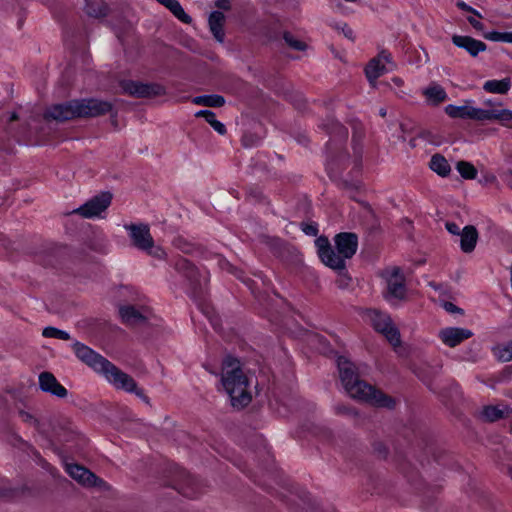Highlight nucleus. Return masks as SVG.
Segmentation results:
<instances>
[{
  "instance_id": "obj_1",
  "label": "nucleus",
  "mask_w": 512,
  "mask_h": 512,
  "mask_svg": "<svg viewBox=\"0 0 512 512\" xmlns=\"http://www.w3.org/2000/svg\"><path fill=\"white\" fill-rule=\"evenodd\" d=\"M336 363L341 384L351 398L377 407L395 406L393 398L359 378L358 368L347 357L339 356Z\"/></svg>"
},
{
  "instance_id": "obj_2",
  "label": "nucleus",
  "mask_w": 512,
  "mask_h": 512,
  "mask_svg": "<svg viewBox=\"0 0 512 512\" xmlns=\"http://www.w3.org/2000/svg\"><path fill=\"white\" fill-rule=\"evenodd\" d=\"M112 108L113 105L108 101L88 98L52 105L46 110L44 116L46 119L64 122L74 118L102 116L109 113Z\"/></svg>"
},
{
  "instance_id": "obj_3",
  "label": "nucleus",
  "mask_w": 512,
  "mask_h": 512,
  "mask_svg": "<svg viewBox=\"0 0 512 512\" xmlns=\"http://www.w3.org/2000/svg\"><path fill=\"white\" fill-rule=\"evenodd\" d=\"M222 384L230 396L233 407L243 408L251 401L248 392V379L236 358L227 357L223 362Z\"/></svg>"
},
{
  "instance_id": "obj_4",
  "label": "nucleus",
  "mask_w": 512,
  "mask_h": 512,
  "mask_svg": "<svg viewBox=\"0 0 512 512\" xmlns=\"http://www.w3.org/2000/svg\"><path fill=\"white\" fill-rule=\"evenodd\" d=\"M124 228L129 232L132 245L135 248L145 251L158 259L165 256V251L161 247L154 245V240L147 224H126Z\"/></svg>"
},
{
  "instance_id": "obj_5",
  "label": "nucleus",
  "mask_w": 512,
  "mask_h": 512,
  "mask_svg": "<svg viewBox=\"0 0 512 512\" xmlns=\"http://www.w3.org/2000/svg\"><path fill=\"white\" fill-rule=\"evenodd\" d=\"M106 379L116 388L124 390L128 393H134L140 399L149 403V398L144 391L138 388L136 381L127 373L120 370L112 362L109 363L107 369L102 373Z\"/></svg>"
},
{
  "instance_id": "obj_6",
  "label": "nucleus",
  "mask_w": 512,
  "mask_h": 512,
  "mask_svg": "<svg viewBox=\"0 0 512 512\" xmlns=\"http://www.w3.org/2000/svg\"><path fill=\"white\" fill-rule=\"evenodd\" d=\"M381 276L386 281L387 291L385 293V298L387 300H402L405 298V277L400 267H388L382 271Z\"/></svg>"
},
{
  "instance_id": "obj_7",
  "label": "nucleus",
  "mask_w": 512,
  "mask_h": 512,
  "mask_svg": "<svg viewBox=\"0 0 512 512\" xmlns=\"http://www.w3.org/2000/svg\"><path fill=\"white\" fill-rule=\"evenodd\" d=\"M369 317L373 327L378 332L382 333L392 346L397 347L400 345L401 340L399 331L393 325L390 317L387 314L376 310H370Z\"/></svg>"
},
{
  "instance_id": "obj_8",
  "label": "nucleus",
  "mask_w": 512,
  "mask_h": 512,
  "mask_svg": "<svg viewBox=\"0 0 512 512\" xmlns=\"http://www.w3.org/2000/svg\"><path fill=\"white\" fill-rule=\"evenodd\" d=\"M125 94L137 98H150L162 96L166 93L165 88L156 83H142L138 81L126 80L120 84Z\"/></svg>"
},
{
  "instance_id": "obj_9",
  "label": "nucleus",
  "mask_w": 512,
  "mask_h": 512,
  "mask_svg": "<svg viewBox=\"0 0 512 512\" xmlns=\"http://www.w3.org/2000/svg\"><path fill=\"white\" fill-rule=\"evenodd\" d=\"M125 94L137 98H150L162 96L166 93L165 88L156 83H142L138 81L126 80L120 84Z\"/></svg>"
},
{
  "instance_id": "obj_10",
  "label": "nucleus",
  "mask_w": 512,
  "mask_h": 512,
  "mask_svg": "<svg viewBox=\"0 0 512 512\" xmlns=\"http://www.w3.org/2000/svg\"><path fill=\"white\" fill-rule=\"evenodd\" d=\"M175 269L187 279L194 296L202 292L208 279L206 276L201 275L198 269L188 259H178L175 263Z\"/></svg>"
},
{
  "instance_id": "obj_11",
  "label": "nucleus",
  "mask_w": 512,
  "mask_h": 512,
  "mask_svg": "<svg viewBox=\"0 0 512 512\" xmlns=\"http://www.w3.org/2000/svg\"><path fill=\"white\" fill-rule=\"evenodd\" d=\"M72 347L77 358L96 372L103 373L104 370L107 369L110 361L92 350L90 347L78 341H76Z\"/></svg>"
},
{
  "instance_id": "obj_12",
  "label": "nucleus",
  "mask_w": 512,
  "mask_h": 512,
  "mask_svg": "<svg viewBox=\"0 0 512 512\" xmlns=\"http://www.w3.org/2000/svg\"><path fill=\"white\" fill-rule=\"evenodd\" d=\"M68 474L77 482L86 487L97 488L100 491L109 489V485L90 470L78 464L67 465Z\"/></svg>"
},
{
  "instance_id": "obj_13",
  "label": "nucleus",
  "mask_w": 512,
  "mask_h": 512,
  "mask_svg": "<svg viewBox=\"0 0 512 512\" xmlns=\"http://www.w3.org/2000/svg\"><path fill=\"white\" fill-rule=\"evenodd\" d=\"M111 200L112 194L109 192H103L88 200L81 207L74 210V212L84 218L99 216L101 212L105 211L109 207Z\"/></svg>"
},
{
  "instance_id": "obj_14",
  "label": "nucleus",
  "mask_w": 512,
  "mask_h": 512,
  "mask_svg": "<svg viewBox=\"0 0 512 512\" xmlns=\"http://www.w3.org/2000/svg\"><path fill=\"white\" fill-rule=\"evenodd\" d=\"M318 254L321 261L328 267L334 270L343 271L346 265L340 257H337L336 252L330 245L326 237L320 236L315 240Z\"/></svg>"
},
{
  "instance_id": "obj_15",
  "label": "nucleus",
  "mask_w": 512,
  "mask_h": 512,
  "mask_svg": "<svg viewBox=\"0 0 512 512\" xmlns=\"http://www.w3.org/2000/svg\"><path fill=\"white\" fill-rule=\"evenodd\" d=\"M335 245L337 249V257H340L345 263V260L350 259L357 251V235L348 232L339 233L335 237Z\"/></svg>"
},
{
  "instance_id": "obj_16",
  "label": "nucleus",
  "mask_w": 512,
  "mask_h": 512,
  "mask_svg": "<svg viewBox=\"0 0 512 512\" xmlns=\"http://www.w3.org/2000/svg\"><path fill=\"white\" fill-rule=\"evenodd\" d=\"M39 388L52 396L63 399L68 395L67 389L48 371L41 372L38 377Z\"/></svg>"
},
{
  "instance_id": "obj_17",
  "label": "nucleus",
  "mask_w": 512,
  "mask_h": 512,
  "mask_svg": "<svg viewBox=\"0 0 512 512\" xmlns=\"http://www.w3.org/2000/svg\"><path fill=\"white\" fill-rule=\"evenodd\" d=\"M76 436L72 429L71 423L66 419H54L51 422V433L49 437L51 441L57 443H68L74 440Z\"/></svg>"
},
{
  "instance_id": "obj_18",
  "label": "nucleus",
  "mask_w": 512,
  "mask_h": 512,
  "mask_svg": "<svg viewBox=\"0 0 512 512\" xmlns=\"http://www.w3.org/2000/svg\"><path fill=\"white\" fill-rule=\"evenodd\" d=\"M473 333L469 329L459 327H448L439 331L441 341L449 346L455 347L466 339L472 337Z\"/></svg>"
},
{
  "instance_id": "obj_19",
  "label": "nucleus",
  "mask_w": 512,
  "mask_h": 512,
  "mask_svg": "<svg viewBox=\"0 0 512 512\" xmlns=\"http://www.w3.org/2000/svg\"><path fill=\"white\" fill-rule=\"evenodd\" d=\"M452 42L455 46L464 49L472 57H477L480 52H484L487 49V45L476 40L470 36L453 35Z\"/></svg>"
},
{
  "instance_id": "obj_20",
  "label": "nucleus",
  "mask_w": 512,
  "mask_h": 512,
  "mask_svg": "<svg viewBox=\"0 0 512 512\" xmlns=\"http://www.w3.org/2000/svg\"><path fill=\"white\" fill-rule=\"evenodd\" d=\"M445 112L451 117V118H462V119H473L478 120L479 117H481L480 108H475L472 106H455V105H448L445 107Z\"/></svg>"
},
{
  "instance_id": "obj_21",
  "label": "nucleus",
  "mask_w": 512,
  "mask_h": 512,
  "mask_svg": "<svg viewBox=\"0 0 512 512\" xmlns=\"http://www.w3.org/2000/svg\"><path fill=\"white\" fill-rule=\"evenodd\" d=\"M460 238V247L464 253H470L475 249L476 243L478 241V231L475 226L467 225L465 226L461 233L459 234Z\"/></svg>"
},
{
  "instance_id": "obj_22",
  "label": "nucleus",
  "mask_w": 512,
  "mask_h": 512,
  "mask_svg": "<svg viewBox=\"0 0 512 512\" xmlns=\"http://www.w3.org/2000/svg\"><path fill=\"white\" fill-rule=\"evenodd\" d=\"M119 314L123 323L129 326L142 324L146 320V317L131 305L120 307Z\"/></svg>"
},
{
  "instance_id": "obj_23",
  "label": "nucleus",
  "mask_w": 512,
  "mask_h": 512,
  "mask_svg": "<svg viewBox=\"0 0 512 512\" xmlns=\"http://www.w3.org/2000/svg\"><path fill=\"white\" fill-rule=\"evenodd\" d=\"M225 16L220 11H214L209 16V28L215 39L222 43L224 41L225 33L223 31V25Z\"/></svg>"
},
{
  "instance_id": "obj_24",
  "label": "nucleus",
  "mask_w": 512,
  "mask_h": 512,
  "mask_svg": "<svg viewBox=\"0 0 512 512\" xmlns=\"http://www.w3.org/2000/svg\"><path fill=\"white\" fill-rule=\"evenodd\" d=\"M85 13L89 17L103 18L108 15L109 7L103 0H86Z\"/></svg>"
},
{
  "instance_id": "obj_25",
  "label": "nucleus",
  "mask_w": 512,
  "mask_h": 512,
  "mask_svg": "<svg viewBox=\"0 0 512 512\" xmlns=\"http://www.w3.org/2000/svg\"><path fill=\"white\" fill-rule=\"evenodd\" d=\"M423 95L431 105H439L447 99V93L439 84L432 83L423 90Z\"/></svg>"
},
{
  "instance_id": "obj_26",
  "label": "nucleus",
  "mask_w": 512,
  "mask_h": 512,
  "mask_svg": "<svg viewBox=\"0 0 512 512\" xmlns=\"http://www.w3.org/2000/svg\"><path fill=\"white\" fill-rule=\"evenodd\" d=\"M481 117L478 120H498L507 123L512 120V111L507 109H480Z\"/></svg>"
},
{
  "instance_id": "obj_27",
  "label": "nucleus",
  "mask_w": 512,
  "mask_h": 512,
  "mask_svg": "<svg viewBox=\"0 0 512 512\" xmlns=\"http://www.w3.org/2000/svg\"><path fill=\"white\" fill-rule=\"evenodd\" d=\"M160 4L165 6L170 12L181 22L189 24L192 18L185 13L184 9L177 0H157Z\"/></svg>"
},
{
  "instance_id": "obj_28",
  "label": "nucleus",
  "mask_w": 512,
  "mask_h": 512,
  "mask_svg": "<svg viewBox=\"0 0 512 512\" xmlns=\"http://www.w3.org/2000/svg\"><path fill=\"white\" fill-rule=\"evenodd\" d=\"M511 87V79L489 80L483 85V89L489 93L506 94Z\"/></svg>"
},
{
  "instance_id": "obj_29",
  "label": "nucleus",
  "mask_w": 512,
  "mask_h": 512,
  "mask_svg": "<svg viewBox=\"0 0 512 512\" xmlns=\"http://www.w3.org/2000/svg\"><path fill=\"white\" fill-rule=\"evenodd\" d=\"M429 166L434 172L442 177L447 176L451 171V167L448 161L441 154L433 155L431 157Z\"/></svg>"
},
{
  "instance_id": "obj_30",
  "label": "nucleus",
  "mask_w": 512,
  "mask_h": 512,
  "mask_svg": "<svg viewBox=\"0 0 512 512\" xmlns=\"http://www.w3.org/2000/svg\"><path fill=\"white\" fill-rule=\"evenodd\" d=\"M386 71L385 65L378 59H372L365 69L366 77L371 84Z\"/></svg>"
},
{
  "instance_id": "obj_31",
  "label": "nucleus",
  "mask_w": 512,
  "mask_h": 512,
  "mask_svg": "<svg viewBox=\"0 0 512 512\" xmlns=\"http://www.w3.org/2000/svg\"><path fill=\"white\" fill-rule=\"evenodd\" d=\"M196 105H203L207 107H222L225 104V99L221 95H203L196 96L192 99Z\"/></svg>"
},
{
  "instance_id": "obj_32",
  "label": "nucleus",
  "mask_w": 512,
  "mask_h": 512,
  "mask_svg": "<svg viewBox=\"0 0 512 512\" xmlns=\"http://www.w3.org/2000/svg\"><path fill=\"white\" fill-rule=\"evenodd\" d=\"M505 410V408H500V406H486L482 410L481 415L484 420L494 422L504 417Z\"/></svg>"
},
{
  "instance_id": "obj_33",
  "label": "nucleus",
  "mask_w": 512,
  "mask_h": 512,
  "mask_svg": "<svg viewBox=\"0 0 512 512\" xmlns=\"http://www.w3.org/2000/svg\"><path fill=\"white\" fill-rule=\"evenodd\" d=\"M456 168L460 175L465 179H475L477 176L476 168L469 162L459 161Z\"/></svg>"
},
{
  "instance_id": "obj_34",
  "label": "nucleus",
  "mask_w": 512,
  "mask_h": 512,
  "mask_svg": "<svg viewBox=\"0 0 512 512\" xmlns=\"http://www.w3.org/2000/svg\"><path fill=\"white\" fill-rule=\"evenodd\" d=\"M283 39L285 43L293 50L304 51L307 48V44L299 39H297L292 33L284 32Z\"/></svg>"
},
{
  "instance_id": "obj_35",
  "label": "nucleus",
  "mask_w": 512,
  "mask_h": 512,
  "mask_svg": "<svg viewBox=\"0 0 512 512\" xmlns=\"http://www.w3.org/2000/svg\"><path fill=\"white\" fill-rule=\"evenodd\" d=\"M484 37L488 40L495 42H507L512 43V32H489L485 33Z\"/></svg>"
},
{
  "instance_id": "obj_36",
  "label": "nucleus",
  "mask_w": 512,
  "mask_h": 512,
  "mask_svg": "<svg viewBox=\"0 0 512 512\" xmlns=\"http://www.w3.org/2000/svg\"><path fill=\"white\" fill-rule=\"evenodd\" d=\"M42 335L47 338L70 339V335L67 332L51 326L44 328Z\"/></svg>"
},
{
  "instance_id": "obj_37",
  "label": "nucleus",
  "mask_w": 512,
  "mask_h": 512,
  "mask_svg": "<svg viewBox=\"0 0 512 512\" xmlns=\"http://www.w3.org/2000/svg\"><path fill=\"white\" fill-rule=\"evenodd\" d=\"M19 416H20V418L22 419L23 422H25L27 424H30V425L34 426L35 428H37V429L40 428L39 420L35 416H33L30 412H27L25 410H20L19 411Z\"/></svg>"
},
{
  "instance_id": "obj_38",
  "label": "nucleus",
  "mask_w": 512,
  "mask_h": 512,
  "mask_svg": "<svg viewBox=\"0 0 512 512\" xmlns=\"http://www.w3.org/2000/svg\"><path fill=\"white\" fill-rule=\"evenodd\" d=\"M206 121L217 131L220 135H224L226 133V127L223 123L216 120V115L212 112V117H208Z\"/></svg>"
},
{
  "instance_id": "obj_39",
  "label": "nucleus",
  "mask_w": 512,
  "mask_h": 512,
  "mask_svg": "<svg viewBox=\"0 0 512 512\" xmlns=\"http://www.w3.org/2000/svg\"><path fill=\"white\" fill-rule=\"evenodd\" d=\"M221 267H222V269H224V270L234 274L238 278L242 279V277H241L242 272L238 268L234 267L228 261H222L221 262Z\"/></svg>"
},
{
  "instance_id": "obj_40",
  "label": "nucleus",
  "mask_w": 512,
  "mask_h": 512,
  "mask_svg": "<svg viewBox=\"0 0 512 512\" xmlns=\"http://www.w3.org/2000/svg\"><path fill=\"white\" fill-rule=\"evenodd\" d=\"M456 6L463 11L472 13L473 15L477 16L478 18H483V16L477 10H475L471 6L467 5L464 1H458L456 3Z\"/></svg>"
},
{
  "instance_id": "obj_41",
  "label": "nucleus",
  "mask_w": 512,
  "mask_h": 512,
  "mask_svg": "<svg viewBox=\"0 0 512 512\" xmlns=\"http://www.w3.org/2000/svg\"><path fill=\"white\" fill-rule=\"evenodd\" d=\"M335 411L337 414H340V415H354L355 414V412L353 411V409L351 407H348L343 404H338L335 407Z\"/></svg>"
},
{
  "instance_id": "obj_42",
  "label": "nucleus",
  "mask_w": 512,
  "mask_h": 512,
  "mask_svg": "<svg viewBox=\"0 0 512 512\" xmlns=\"http://www.w3.org/2000/svg\"><path fill=\"white\" fill-rule=\"evenodd\" d=\"M501 358L504 361H509L512 359V341L507 343V345L503 349V354L501 355Z\"/></svg>"
},
{
  "instance_id": "obj_43",
  "label": "nucleus",
  "mask_w": 512,
  "mask_h": 512,
  "mask_svg": "<svg viewBox=\"0 0 512 512\" xmlns=\"http://www.w3.org/2000/svg\"><path fill=\"white\" fill-rule=\"evenodd\" d=\"M445 227L449 233L453 235H459L462 231L460 227L454 222H446Z\"/></svg>"
},
{
  "instance_id": "obj_44",
  "label": "nucleus",
  "mask_w": 512,
  "mask_h": 512,
  "mask_svg": "<svg viewBox=\"0 0 512 512\" xmlns=\"http://www.w3.org/2000/svg\"><path fill=\"white\" fill-rule=\"evenodd\" d=\"M302 230L305 232V234L310 235V236H316L318 233V229H317L316 225H313V224L303 225Z\"/></svg>"
},
{
  "instance_id": "obj_45",
  "label": "nucleus",
  "mask_w": 512,
  "mask_h": 512,
  "mask_svg": "<svg viewBox=\"0 0 512 512\" xmlns=\"http://www.w3.org/2000/svg\"><path fill=\"white\" fill-rule=\"evenodd\" d=\"M443 307L449 313H462V309L454 305L452 302H445Z\"/></svg>"
},
{
  "instance_id": "obj_46",
  "label": "nucleus",
  "mask_w": 512,
  "mask_h": 512,
  "mask_svg": "<svg viewBox=\"0 0 512 512\" xmlns=\"http://www.w3.org/2000/svg\"><path fill=\"white\" fill-rule=\"evenodd\" d=\"M467 21H468V22L471 24V26H472L474 29H476L477 31H483V29H484V25H483L480 21L476 20L474 17H471V16H470V17H468V18H467Z\"/></svg>"
},
{
  "instance_id": "obj_47",
  "label": "nucleus",
  "mask_w": 512,
  "mask_h": 512,
  "mask_svg": "<svg viewBox=\"0 0 512 512\" xmlns=\"http://www.w3.org/2000/svg\"><path fill=\"white\" fill-rule=\"evenodd\" d=\"M215 6L221 10H229L231 8V4L229 0H216Z\"/></svg>"
},
{
  "instance_id": "obj_48",
  "label": "nucleus",
  "mask_w": 512,
  "mask_h": 512,
  "mask_svg": "<svg viewBox=\"0 0 512 512\" xmlns=\"http://www.w3.org/2000/svg\"><path fill=\"white\" fill-rule=\"evenodd\" d=\"M381 62L385 61L387 63L391 62V54L385 50L381 51L377 57Z\"/></svg>"
},
{
  "instance_id": "obj_49",
  "label": "nucleus",
  "mask_w": 512,
  "mask_h": 512,
  "mask_svg": "<svg viewBox=\"0 0 512 512\" xmlns=\"http://www.w3.org/2000/svg\"><path fill=\"white\" fill-rule=\"evenodd\" d=\"M503 180L512 189V170H508L503 174Z\"/></svg>"
},
{
  "instance_id": "obj_50",
  "label": "nucleus",
  "mask_w": 512,
  "mask_h": 512,
  "mask_svg": "<svg viewBox=\"0 0 512 512\" xmlns=\"http://www.w3.org/2000/svg\"><path fill=\"white\" fill-rule=\"evenodd\" d=\"M195 116L196 117H203L206 120L208 117H212V111H210V110H200V111H198L195 114Z\"/></svg>"
},
{
  "instance_id": "obj_51",
  "label": "nucleus",
  "mask_w": 512,
  "mask_h": 512,
  "mask_svg": "<svg viewBox=\"0 0 512 512\" xmlns=\"http://www.w3.org/2000/svg\"><path fill=\"white\" fill-rule=\"evenodd\" d=\"M343 33L349 39H353L354 38L353 30L350 27H348L347 25L344 26Z\"/></svg>"
},
{
  "instance_id": "obj_52",
  "label": "nucleus",
  "mask_w": 512,
  "mask_h": 512,
  "mask_svg": "<svg viewBox=\"0 0 512 512\" xmlns=\"http://www.w3.org/2000/svg\"><path fill=\"white\" fill-rule=\"evenodd\" d=\"M242 142H243V145L246 147L251 146L253 144L251 136H248V135L243 136Z\"/></svg>"
},
{
  "instance_id": "obj_53",
  "label": "nucleus",
  "mask_w": 512,
  "mask_h": 512,
  "mask_svg": "<svg viewBox=\"0 0 512 512\" xmlns=\"http://www.w3.org/2000/svg\"><path fill=\"white\" fill-rule=\"evenodd\" d=\"M249 196L253 197L255 200H260L262 195L260 191H254L253 189H251L249 191Z\"/></svg>"
},
{
  "instance_id": "obj_54",
  "label": "nucleus",
  "mask_w": 512,
  "mask_h": 512,
  "mask_svg": "<svg viewBox=\"0 0 512 512\" xmlns=\"http://www.w3.org/2000/svg\"><path fill=\"white\" fill-rule=\"evenodd\" d=\"M19 119V116L16 112H11L8 117L9 122L17 121Z\"/></svg>"
},
{
  "instance_id": "obj_55",
  "label": "nucleus",
  "mask_w": 512,
  "mask_h": 512,
  "mask_svg": "<svg viewBox=\"0 0 512 512\" xmlns=\"http://www.w3.org/2000/svg\"><path fill=\"white\" fill-rule=\"evenodd\" d=\"M211 323H212V325L214 326L215 329L218 328V323H217L216 320L211 319Z\"/></svg>"
},
{
  "instance_id": "obj_56",
  "label": "nucleus",
  "mask_w": 512,
  "mask_h": 512,
  "mask_svg": "<svg viewBox=\"0 0 512 512\" xmlns=\"http://www.w3.org/2000/svg\"><path fill=\"white\" fill-rule=\"evenodd\" d=\"M380 115H381L382 117H384V116L386 115V111H385L384 109H381V110H380Z\"/></svg>"
},
{
  "instance_id": "obj_57",
  "label": "nucleus",
  "mask_w": 512,
  "mask_h": 512,
  "mask_svg": "<svg viewBox=\"0 0 512 512\" xmlns=\"http://www.w3.org/2000/svg\"><path fill=\"white\" fill-rule=\"evenodd\" d=\"M4 496V490L0 488V497Z\"/></svg>"
},
{
  "instance_id": "obj_58",
  "label": "nucleus",
  "mask_w": 512,
  "mask_h": 512,
  "mask_svg": "<svg viewBox=\"0 0 512 512\" xmlns=\"http://www.w3.org/2000/svg\"><path fill=\"white\" fill-rule=\"evenodd\" d=\"M396 84H400L401 83V80L400 79H396Z\"/></svg>"
},
{
  "instance_id": "obj_59",
  "label": "nucleus",
  "mask_w": 512,
  "mask_h": 512,
  "mask_svg": "<svg viewBox=\"0 0 512 512\" xmlns=\"http://www.w3.org/2000/svg\"><path fill=\"white\" fill-rule=\"evenodd\" d=\"M510 273H511V281H512V264H511V267H510Z\"/></svg>"
}]
</instances>
